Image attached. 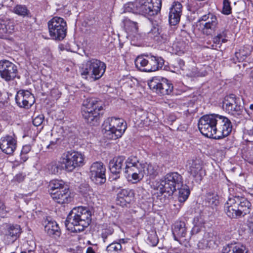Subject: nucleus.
<instances>
[{"label": "nucleus", "instance_id": "1", "mask_svg": "<svg viewBox=\"0 0 253 253\" xmlns=\"http://www.w3.org/2000/svg\"><path fill=\"white\" fill-rule=\"evenodd\" d=\"M91 211L87 208H74L67 216L65 226L72 232H80L88 226L91 222Z\"/></svg>", "mask_w": 253, "mask_h": 253}, {"label": "nucleus", "instance_id": "2", "mask_svg": "<svg viewBox=\"0 0 253 253\" xmlns=\"http://www.w3.org/2000/svg\"><path fill=\"white\" fill-rule=\"evenodd\" d=\"M182 184V176L177 172H171L167 173L160 181H156L154 186L158 191V196H164L165 200H169Z\"/></svg>", "mask_w": 253, "mask_h": 253}, {"label": "nucleus", "instance_id": "3", "mask_svg": "<svg viewBox=\"0 0 253 253\" xmlns=\"http://www.w3.org/2000/svg\"><path fill=\"white\" fill-rule=\"evenodd\" d=\"M251 203L245 197H229L224 204V211L230 218L238 219L250 214L252 210Z\"/></svg>", "mask_w": 253, "mask_h": 253}, {"label": "nucleus", "instance_id": "4", "mask_svg": "<svg viewBox=\"0 0 253 253\" xmlns=\"http://www.w3.org/2000/svg\"><path fill=\"white\" fill-rule=\"evenodd\" d=\"M162 0H136L125 6V12H132L149 17L160 12Z\"/></svg>", "mask_w": 253, "mask_h": 253}, {"label": "nucleus", "instance_id": "5", "mask_svg": "<svg viewBox=\"0 0 253 253\" xmlns=\"http://www.w3.org/2000/svg\"><path fill=\"white\" fill-rule=\"evenodd\" d=\"M103 105L102 101L95 99L87 98L84 100L81 109L82 115L87 123L91 126L98 125Z\"/></svg>", "mask_w": 253, "mask_h": 253}, {"label": "nucleus", "instance_id": "6", "mask_svg": "<svg viewBox=\"0 0 253 253\" xmlns=\"http://www.w3.org/2000/svg\"><path fill=\"white\" fill-rule=\"evenodd\" d=\"M106 68V64L103 62L95 58H90L84 62L80 72L85 79L95 81L103 76Z\"/></svg>", "mask_w": 253, "mask_h": 253}, {"label": "nucleus", "instance_id": "7", "mask_svg": "<svg viewBox=\"0 0 253 253\" xmlns=\"http://www.w3.org/2000/svg\"><path fill=\"white\" fill-rule=\"evenodd\" d=\"M165 61L161 57L150 54H144L138 56L134 61L136 67L140 71L152 72L162 68Z\"/></svg>", "mask_w": 253, "mask_h": 253}, {"label": "nucleus", "instance_id": "8", "mask_svg": "<svg viewBox=\"0 0 253 253\" xmlns=\"http://www.w3.org/2000/svg\"><path fill=\"white\" fill-rule=\"evenodd\" d=\"M48 191L52 199L58 204L68 203L72 201L69 188L62 180H51L49 184Z\"/></svg>", "mask_w": 253, "mask_h": 253}, {"label": "nucleus", "instance_id": "9", "mask_svg": "<svg viewBox=\"0 0 253 253\" xmlns=\"http://www.w3.org/2000/svg\"><path fill=\"white\" fill-rule=\"evenodd\" d=\"M104 135L109 139L121 137L126 129V123L119 118H108L104 122Z\"/></svg>", "mask_w": 253, "mask_h": 253}, {"label": "nucleus", "instance_id": "10", "mask_svg": "<svg viewBox=\"0 0 253 253\" xmlns=\"http://www.w3.org/2000/svg\"><path fill=\"white\" fill-rule=\"evenodd\" d=\"M62 158L65 171L67 172H71L77 168L82 167L84 164V156L78 151H67L63 154Z\"/></svg>", "mask_w": 253, "mask_h": 253}, {"label": "nucleus", "instance_id": "11", "mask_svg": "<svg viewBox=\"0 0 253 253\" xmlns=\"http://www.w3.org/2000/svg\"><path fill=\"white\" fill-rule=\"evenodd\" d=\"M49 35L52 39L63 40L67 34V24L63 18L54 17L48 22Z\"/></svg>", "mask_w": 253, "mask_h": 253}, {"label": "nucleus", "instance_id": "12", "mask_svg": "<svg viewBox=\"0 0 253 253\" xmlns=\"http://www.w3.org/2000/svg\"><path fill=\"white\" fill-rule=\"evenodd\" d=\"M222 108L226 113L235 117L241 118L243 116L244 107L241 105V99L233 94L225 97Z\"/></svg>", "mask_w": 253, "mask_h": 253}, {"label": "nucleus", "instance_id": "13", "mask_svg": "<svg viewBox=\"0 0 253 253\" xmlns=\"http://www.w3.org/2000/svg\"><path fill=\"white\" fill-rule=\"evenodd\" d=\"M216 115L215 114L202 116L199 120L198 127L201 133L209 138H214L216 126Z\"/></svg>", "mask_w": 253, "mask_h": 253}, {"label": "nucleus", "instance_id": "14", "mask_svg": "<svg viewBox=\"0 0 253 253\" xmlns=\"http://www.w3.org/2000/svg\"><path fill=\"white\" fill-rule=\"evenodd\" d=\"M216 122L214 139H220L229 135L232 130V125L230 119L225 116L217 114Z\"/></svg>", "mask_w": 253, "mask_h": 253}, {"label": "nucleus", "instance_id": "15", "mask_svg": "<svg viewBox=\"0 0 253 253\" xmlns=\"http://www.w3.org/2000/svg\"><path fill=\"white\" fill-rule=\"evenodd\" d=\"M89 169L90 178L95 184L102 185L106 182V168L102 162H94Z\"/></svg>", "mask_w": 253, "mask_h": 253}, {"label": "nucleus", "instance_id": "16", "mask_svg": "<svg viewBox=\"0 0 253 253\" xmlns=\"http://www.w3.org/2000/svg\"><path fill=\"white\" fill-rule=\"evenodd\" d=\"M18 73L17 67L7 60H0V76L6 82L13 81Z\"/></svg>", "mask_w": 253, "mask_h": 253}, {"label": "nucleus", "instance_id": "17", "mask_svg": "<svg viewBox=\"0 0 253 253\" xmlns=\"http://www.w3.org/2000/svg\"><path fill=\"white\" fill-rule=\"evenodd\" d=\"M150 88L155 90L158 94L161 95L170 94L173 88V86L171 82L166 79L163 78L161 81H159L158 79H153L150 83H148Z\"/></svg>", "mask_w": 253, "mask_h": 253}, {"label": "nucleus", "instance_id": "18", "mask_svg": "<svg viewBox=\"0 0 253 253\" xmlns=\"http://www.w3.org/2000/svg\"><path fill=\"white\" fill-rule=\"evenodd\" d=\"M199 22H205L201 23L203 25V33L206 35H211L216 29L218 25V20L216 16L211 12L202 16L198 20Z\"/></svg>", "mask_w": 253, "mask_h": 253}, {"label": "nucleus", "instance_id": "19", "mask_svg": "<svg viewBox=\"0 0 253 253\" xmlns=\"http://www.w3.org/2000/svg\"><path fill=\"white\" fill-rule=\"evenodd\" d=\"M17 105L20 108L28 109L34 103L35 97L28 90H20L15 97Z\"/></svg>", "mask_w": 253, "mask_h": 253}, {"label": "nucleus", "instance_id": "20", "mask_svg": "<svg viewBox=\"0 0 253 253\" xmlns=\"http://www.w3.org/2000/svg\"><path fill=\"white\" fill-rule=\"evenodd\" d=\"M202 161L197 158L189 159L187 161L186 168L188 171L194 177H199L201 179L205 175V172L202 169Z\"/></svg>", "mask_w": 253, "mask_h": 253}, {"label": "nucleus", "instance_id": "21", "mask_svg": "<svg viewBox=\"0 0 253 253\" xmlns=\"http://www.w3.org/2000/svg\"><path fill=\"white\" fill-rule=\"evenodd\" d=\"M14 31L13 20L5 16H0V38L6 39Z\"/></svg>", "mask_w": 253, "mask_h": 253}, {"label": "nucleus", "instance_id": "22", "mask_svg": "<svg viewBox=\"0 0 253 253\" xmlns=\"http://www.w3.org/2000/svg\"><path fill=\"white\" fill-rule=\"evenodd\" d=\"M16 145L17 141L12 136L7 135L0 139V149L6 154H12L16 149Z\"/></svg>", "mask_w": 253, "mask_h": 253}, {"label": "nucleus", "instance_id": "23", "mask_svg": "<svg viewBox=\"0 0 253 253\" xmlns=\"http://www.w3.org/2000/svg\"><path fill=\"white\" fill-rule=\"evenodd\" d=\"M182 4L178 1L174 2L170 8L169 20L171 25H175L180 21L182 13Z\"/></svg>", "mask_w": 253, "mask_h": 253}, {"label": "nucleus", "instance_id": "24", "mask_svg": "<svg viewBox=\"0 0 253 253\" xmlns=\"http://www.w3.org/2000/svg\"><path fill=\"white\" fill-rule=\"evenodd\" d=\"M109 167L110 171L115 174H119L126 167V157L119 156L115 157L109 162Z\"/></svg>", "mask_w": 253, "mask_h": 253}, {"label": "nucleus", "instance_id": "25", "mask_svg": "<svg viewBox=\"0 0 253 253\" xmlns=\"http://www.w3.org/2000/svg\"><path fill=\"white\" fill-rule=\"evenodd\" d=\"M126 177L129 181L134 180L133 183H136L141 180L144 176V172L143 164L136 167H133L129 170H125Z\"/></svg>", "mask_w": 253, "mask_h": 253}, {"label": "nucleus", "instance_id": "26", "mask_svg": "<svg viewBox=\"0 0 253 253\" xmlns=\"http://www.w3.org/2000/svg\"><path fill=\"white\" fill-rule=\"evenodd\" d=\"M20 226L18 225H10L5 234L7 239H9V243L14 242L20 236L21 231Z\"/></svg>", "mask_w": 253, "mask_h": 253}, {"label": "nucleus", "instance_id": "27", "mask_svg": "<svg viewBox=\"0 0 253 253\" xmlns=\"http://www.w3.org/2000/svg\"><path fill=\"white\" fill-rule=\"evenodd\" d=\"M172 234L175 240H178L177 237H184L186 234L185 223L183 221H177L172 228Z\"/></svg>", "mask_w": 253, "mask_h": 253}, {"label": "nucleus", "instance_id": "28", "mask_svg": "<svg viewBox=\"0 0 253 253\" xmlns=\"http://www.w3.org/2000/svg\"><path fill=\"white\" fill-rule=\"evenodd\" d=\"M44 229L50 236L56 238L60 235V228L56 222H49L45 226Z\"/></svg>", "mask_w": 253, "mask_h": 253}, {"label": "nucleus", "instance_id": "29", "mask_svg": "<svg viewBox=\"0 0 253 253\" xmlns=\"http://www.w3.org/2000/svg\"><path fill=\"white\" fill-rule=\"evenodd\" d=\"M222 253H247V251L243 245L231 244L223 248Z\"/></svg>", "mask_w": 253, "mask_h": 253}, {"label": "nucleus", "instance_id": "30", "mask_svg": "<svg viewBox=\"0 0 253 253\" xmlns=\"http://www.w3.org/2000/svg\"><path fill=\"white\" fill-rule=\"evenodd\" d=\"M49 172L53 174L60 173L62 170H65L64 164L62 163V157L59 161H53L48 165Z\"/></svg>", "mask_w": 253, "mask_h": 253}, {"label": "nucleus", "instance_id": "31", "mask_svg": "<svg viewBox=\"0 0 253 253\" xmlns=\"http://www.w3.org/2000/svg\"><path fill=\"white\" fill-rule=\"evenodd\" d=\"M227 30L224 29L222 31L218 33L216 36L214 37L212 39L213 44L212 48L216 49L217 47H220L222 43L227 42Z\"/></svg>", "mask_w": 253, "mask_h": 253}, {"label": "nucleus", "instance_id": "32", "mask_svg": "<svg viewBox=\"0 0 253 253\" xmlns=\"http://www.w3.org/2000/svg\"><path fill=\"white\" fill-rule=\"evenodd\" d=\"M252 47L246 45L243 47L239 51L235 52V55L239 62L244 61L251 53Z\"/></svg>", "mask_w": 253, "mask_h": 253}, {"label": "nucleus", "instance_id": "33", "mask_svg": "<svg viewBox=\"0 0 253 253\" xmlns=\"http://www.w3.org/2000/svg\"><path fill=\"white\" fill-rule=\"evenodd\" d=\"M177 189L178 190V201L181 203H183L186 201L190 195V191L189 188L187 185H183L182 184L180 187H179V189Z\"/></svg>", "mask_w": 253, "mask_h": 253}, {"label": "nucleus", "instance_id": "34", "mask_svg": "<svg viewBox=\"0 0 253 253\" xmlns=\"http://www.w3.org/2000/svg\"><path fill=\"white\" fill-rule=\"evenodd\" d=\"M143 167L144 169V175L150 176L152 178L155 177L158 174L157 167L151 164L143 163Z\"/></svg>", "mask_w": 253, "mask_h": 253}, {"label": "nucleus", "instance_id": "35", "mask_svg": "<svg viewBox=\"0 0 253 253\" xmlns=\"http://www.w3.org/2000/svg\"><path fill=\"white\" fill-rule=\"evenodd\" d=\"M143 164V162H140L139 160L136 156H131L127 159H126V167L125 170H129L133 167H136Z\"/></svg>", "mask_w": 253, "mask_h": 253}, {"label": "nucleus", "instance_id": "36", "mask_svg": "<svg viewBox=\"0 0 253 253\" xmlns=\"http://www.w3.org/2000/svg\"><path fill=\"white\" fill-rule=\"evenodd\" d=\"M205 201L207 206L211 207L212 209L217 206L219 204L217 195L213 193L209 192L207 193Z\"/></svg>", "mask_w": 253, "mask_h": 253}, {"label": "nucleus", "instance_id": "37", "mask_svg": "<svg viewBox=\"0 0 253 253\" xmlns=\"http://www.w3.org/2000/svg\"><path fill=\"white\" fill-rule=\"evenodd\" d=\"M124 23L126 30L132 32V34H137L138 30L137 22L133 21L129 19L126 18L124 21Z\"/></svg>", "mask_w": 253, "mask_h": 253}, {"label": "nucleus", "instance_id": "38", "mask_svg": "<svg viewBox=\"0 0 253 253\" xmlns=\"http://www.w3.org/2000/svg\"><path fill=\"white\" fill-rule=\"evenodd\" d=\"M133 196V193L131 190L128 189H121L117 194V198H125L131 199Z\"/></svg>", "mask_w": 253, "mask_h": 253}, {"label": "nucleus", "instance_id": "39", "mask_svg": "<svg viewBox=\"0 0 253 253\" xmlns=\"http://www.w3.org/2000/svg\"><path fill=\"white\" fill-rule=\"evenodd\" d=\"M13 11L16 14L22 16L28 15L29 13V10L25 5L20 4L15 6Z\"/></svg>", "mask_w": 253, "mask_h": 253}, {"label": "nucleus", "instance_id": "40", "mask_svg": "<svg viewBox=\"0 0 253 253\" xmlns=\"http://www.w3.org/2000/svg\"><path fill=\"white\" fill-rule=\"evenodd\" d=\"M122 249L121 243L116 242L110 244L106 248V251L108 253H112L113 252H117L121 251Z\"/></svg>", "mask_w": 253, "mask_h": 253}, {"label": "nucleus", "instance_id": "41", "mask_svg": "<svg viewBox=\"0 0 253 253\" xmlns=\"http://www.w3.org/2000/svg\"><path fill=\"white\" fill-rule=\"evenodd\" d=\"M148 242V244L152 246H156L158 244L159 239L155 232L152 231L149 233Z\"/></svg>", "mask_w": 253, "mask_h": 253}, {"label": "nucleus", "instance_id": "42", "mask_svg": "<svg viewBox=\"0 0 253 253\" xmlns=\"http://www.w3.org/2000/svg\"><path fill=\"white\" fill-rule=\"evenodd\" d=\"M232 8L230 5V2L229 0H224L223 2V7L222 13L225 15H229L231 13Z\"/></svg>", "mask_w": 253, "mask_h": 253}, {"label": "nucleus", "instance_id": "43", "mask_svg": "<svg viewBox=\"0 0 253 253\" xmlns=\"http://www.w3.org/2000/svg\"><path fill=\"white\" fill-rule=\"evenodd\" d=\"M31 150V146L30 145H25L23 146L21 152V158L23 161H26L28 157L26 156Z\"/></svg>", "mask_w": 253, "mask_h": 253}, {"label": "nucleus", "instance_id": "44", "mask_svg": "<svg viewBox=\"0 0 253 253\" xmlns=\"http://www.w3.org/2000/svg\"><path fill=\"white\" fill-rule=\"evenodd\" d=\"M209 236L208 233H205L204 238L199 242V247L204 248L205 247H207L209 246V243L211 241V240L207 239V237Z\"/></svg>", "mask_w": 253, "mask_h": 253}, {"label": "nucleus", "instance_id": "45", "mask_svg": "<svg viewBox=\"0 0 253 253\" xmlns=\"http://www.w3.org/2000/svg\"><path fill=\"white\" fill-rule=\"evenodd\" d=\"M43 119V115H39L33 119V124L35 126H38L42 123Z\"/></svg>", "mask_w": 253, "mask_h": 253}, {"label": "nucleus", "instance_id": "46", "mask_svg": "<svg viewBox=\"0 0 253 253\" xmlns=\"http://www.w3.org/2000/svg\"><path fill=\"white\" fill-rule=\"evenodd\" d=\"M193 223L194 225L203 226L204 222L202 216L198 215L195 216L193 219Z\"/></svg>", "mask_w": 253, "mask_h": 253}, {"label": "nucleus", "instance_id": "47", "mask_svg": "<svg viewBox=\"0 0 253 253\" xmlns=\"http://www.w3.org/2000/svg\"><path fill=\"white\" fill-rule=\"evenodd\" d=\"M160 35V33L159 32V29L157 27H153L151 31L148 33V36L151 38L155 39L156 37H158Z\"/></svg>", "mask_w": 253, "mask_h": 253}, {"label": "nucleus", "instance_id": "48", "mask_svg": "<svg viewBox=\"0 0 253 253\" xmlns=\"http://www.w3.org/2000/svg\"><path fill=\"white\" fill-rule=\"evenodd\" d=\"M131 199H126L125 198H117V204L120 205L121 206L126 205V203H129Z\"/></svg>", "mask_w": 253, "mask_h": 253}, {"label": "nucleus", "instance_id": "49", "mask_svg": "<svg viewBox=\"0 0 253 253\" xmlns=\"http://www.w3.org/2000/svg\"><path fill=\"white\" fill-rule=\"evenodd\" d=\"M112 234V232L111 230H105L101 234V237L103 239V242H106L108 236L111 235Z\"/></svg>", "mask_w": 253, "mask_h": 253}, {"label": "nucleus", "instance_id": "50", "mask_svg": "<svg viewBox=\"0 0 253 253\" xmlns=\"http://www.w3.org/2000/svg\"><path fill=\"white\" fill-rule=\"evenodd\" d=\"M25 175L23 173H18L15 175L14 178L18 182H21L25 179Z\"/></svg>", "mask_w": 253, "mask_h": 253}, {"label": "nucleus", "instance_id": "51", "mask_svg": "<svg viewBox=\"0 0 253 253\" xmlns=\"http://www.w3.org/2000/svg\"><path fill=\"white\" fill-rule=\"evenodd\" d=\"M202 227V226L194 225V227L191 230L192 234L194 235L198 233L201 231Z\"/></svg>", "mask_w": 253, "mask_h": 253}, {"label": "nucleus", "instance_id": "52", "mask_svg": "<svg viewBox=\"0 0 253 253\" xmlns=\"http://www.w3.org/2000/svg\"><path fill=\"white\" fill-rule=\"evenodd\" d=\"M56 142L51 141L50 144L47 146V148L54 149L55 147Z\"/></svg>", "mask_w": 253, "mask_h": 253}, {"label": "nucleus", "instance_id": "53", "mask_svg": "<svg viewBox=\"0 0 253 253\" xmlns=\"http://www.w3.org/2000/svg\"><path fill=\"white\" fill-rule=\"evenodd\" d=\"M249 228L251 231V234L253 236V221H251L249 223Z\"/></svg>", "mask_w": 253, "mask_h": 253}, {"label": "nucleus", "instance_id": "54", "mask_svg": "<svg viewBox=\"0 0 253 253\" xmlns=\"http://www.w3.org/2000/svg\"><path fill=\"white\" fill-rule=\"evenodd\" d=\"M86 253H95V252L92 247H89L87 248Z\"/></svg>", "mask_w": 253, "mask_h": 253}, {"label": "nucleus", "instance_id": "55", "mask_svg": "<svg viewBox=\"0 0 253 253\" xmlns=\"http://www.w3.org/2000/svg\"><path fill=\"white\" fill-rule=\"evenodd\" d=\"M247 133L249 135L253 136V127L252 128L250 129H247Z\"/></svg>", "mask_w": 253, "mask_h": 253}, {"label": "nucleus", "instance_id": "56", "mask_svg": "<svg viewBox=\"0 0 253 253\" xmlns=\"http://www.w3.org/2000/svg\"><path fill=\"white\" fill-rule=\"evenodd\" d=\"M250 108L252 110H253V104H251L250 106Z\"/></svg>", "mask_w": 253, "mask_h": 253}, {"label": "nucleus", "instance_id": "57", "mask_svg": "<svg viewBox=\"0 0 253 253\" xmlns=\"http://www.w3.org/2000/svg\"><path fill=\"white\" fill-rule=\"evenodd\" d=\"M119 241H120V242H119V243H121L122 242V243H125V242H124V239H120Z\"/></svg>", "mask_w": 253, "mask_h": 253}, {"label": "nucleus", "instance_id": "58", "mask_svg": "<svg viewBox=\"0 0 253 253\" xmlns=\"http://www.w3.org/2000/svg\"><path fill=\"white\" fill-rule=\"evenodd\" d=\"M21 253H26V252H24V251H22L21 252Z\"/></svg>", "mask_w": 253, "mask_h": 253}, {"label": "nucleus", "instance_id": "59", "mask_svg": "<svg viewBox=\"0 0 253 253\" xmlns=\"http://www.w3.org/2000/svg\"><path fill=\"white\" fill-rule=\"evenodd\" d=\"M14 253V252H13V253Z\"/></svg>", "mask_w": 253, "mask_h": 253}]
</instances>
